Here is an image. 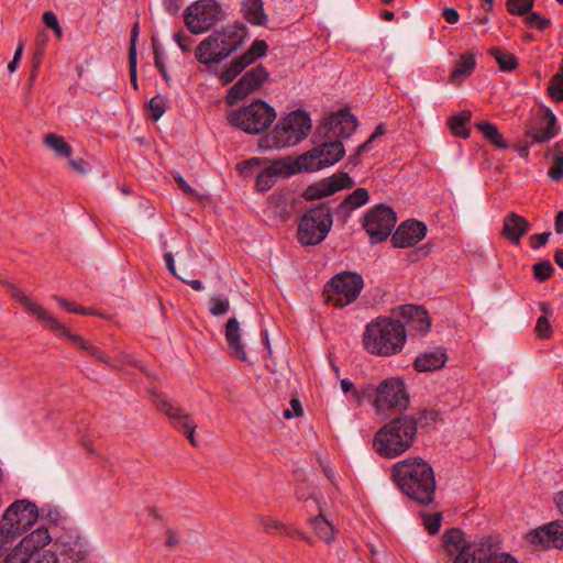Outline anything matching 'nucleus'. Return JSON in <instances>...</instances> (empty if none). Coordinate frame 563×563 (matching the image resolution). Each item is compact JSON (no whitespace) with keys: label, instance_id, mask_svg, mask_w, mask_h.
<instances>
[{"label":"nucleus","instance_id":"obj_1","mask_svg":"<svg viewBox=\"0 0 563 563\" xmlns=\"http://www.w3.org/2000/svg\"><path fill=\"white\" fill-rule=\"evenodd\" d=\"M444 549L453 563H519V560L508 552L499 536H483L472 542H466L460 530L453 529L444 534Z\"/></svg>","mask_w":563,"mask_h":563},{"label":"nucleus","instance_id":"obj_2","mask_svg":"<svg viewBox=\"0 0 563 563\" xmlns=\"http://www.w3.org/2000/svg\"><path fill=\"white\" fill-rule=\"evenodd\" d=\"M391 476L399 489L411 500L427 506L435 496V477L432 466L420 457L406 459L393 466Z\"/></svg>","mask_w":563,"mask_h":563},{"label":"nucleus","instance_id":"obj_3","mask_svg":"<svg viewBox=\"0 0 563 563\" xmlns=\"http://www.w3.org/2000/svg\"><path fill=\"white\" fill-rule=\"evenodd\" d=\"M362 342L369 354L387 357L402 351L406 335L402 325L398 324L393 314L380 316L365 327Z\"/></svg>","mask_w":563,"mask_h":563},{"label":"nucleus","instance_id":"obj_4","mask_svg":"<svg viewBox=\"0 0 563 563\" xmlns=\"http://www.w3.org/2000/svg\"><path fill=\"white\" fill-rule=\"evenodd\" d=\"M418 422L411 416H399L374 437L373 446L383 457L394 459L407 451L416 439Z\"/></svg>","mask_w":563,"mask_h":563},{"label":"nucleus","instance_id":"obj_5","mask_svg":"<svg viewBox=\"0 0 563 563\" xmlns=\"http://www.w3.org/2000/svg\"><path fill=\"white\" fill-rule=\"evenodd\" d=\"M246 32V27L242 24L213 31L197 46L196 59L203 65L218 64L227 59L243 45Z\"/></svg>","mask_w":563,"mask_h":563},{"label":"nucleus","instance_id":"obj_6","mask_svg":"<svg viewBox=\"0 0 563 563\" xmlns=\"http://www.w3.org/2000/svg\"><path fill=\"white\" fill-rule=\"evenodd\" d=\"M10 294L12 298L19 301L30 313L34 314L38 320L46 322L49 329L56 332L59 336L67 338L76 346L85 350L88 354L96 357L98 361L108 363V357L102 350L86 342L81 336L70 333L63 323L51 316L43 307L25 296L21 289L11 286Z\"/></svg>","mask_w":563,"mask_h":563},{"label":"nucleus","instance_id":"obj_7","mask_svg":"<svg viewBox=\"0 0 563 563\" xmlns=\"http://www.w3.org/2000/svg\"><path fill=\"white\" fill-rule=\"evenodd\" d=\"M333 224L329 202L309 208L298 222L297 240L302 246H314L328 236Z\"/></svg>","mask_w":563,"mask_h":563},{"label":"nucleus","instance_id":"obj_8","mask_svg":"<svg viewBox=\"0 0 563 563\" xmlns=\"http://www.w3.org/2000/svg\"><path fill=\"white\" fill-rule=\"evenodd\" d=\"M311 130V120L305 110H295L280 120L265 137L266 147L282 148L302 141Z\"/></svg>","mask_w":563,"mask_h":563},{"label":"nucleus","instance_id":"obj_9","mask_svg":"<svg viewBox=\"0 0 563 563\" xmlns=\"http://www.w3.org/2000/svg\"><path fill=\"white\" fill-rule=\"evenodd\" d=\"M367 401H371L378 413L391 409H405L409 404V395L405 383L400 378L389 377L382 380L377 386L367 384Z\"/></svg>","mask_w":563,"mask_h":563},{"label":"nucleus","instance_id":"obj_10","mask_svg":"<svg viewBox=\"0 0 563 563\" xmlns=\"http://www.w3.org/2000/svg\"><path fill=\"white\" fill-rule=\"evenodd\" d=\"M275 118V109L257 99L246 107L232 111L228 120L231 125L249 134H260L271 126Z\"/></svg>","mask_w":563,"mask_h":563},{"label":"nucleus","instance_id":"obj_11","mask_svg":"<svg viewBox=\"0 0 563 563\" xmlns=\"http://www.w3.org/2000/svg\"><path fill=\"white\" fill-rule=\"evenodd\" d=\"M364 287L363 277L355 272H342L334 275L324 285L327 302L343 308L354 302Z\"/></svg>","mask_w":563,"mask_h":563},{"label":"nucleus","instance_id":"obj_12","mask_svg":"<svg viewBox=\"0 0 563 563\" xmlns=\"http://www.w3.org/2000/svg\"><path fill=\"white\" fill-rule=\"evenodd\" d=\"M38 518L40 510L34 503L27 499H19L5 509L0 525L8 529L16 542L18 538L29 530Z\"/></svg>","mask_w":563,"mask_h":563},{"label":"nucleus","instance_id":"obj_13","mask_svg":"<svg viewBox=\"0 0 563 563\" xmlns=\"http://www.w3.org/2000/svg\"><path fill=\"white\" fill-rule=\"evenodd\" d=\"M223 10L217 0H197L184 13L187 29L192 34L209 31L222 18Z\"/></svg>","mask_w":563,"mask_h":563},{"label":"nucleus","instance_id":"obj_14","mask_svg":"<svg viewBox=\"0 0 563 563\" xmlns=\"http://www.w3.org/2000/svg\"><path fill=\"white\" fill-rule=\"evenodd\" d=\"M396 221V213L390 207L376 205L365 213L363 228L372 243H380L390 235Z\"/></svg>","mask_w":563,"mask_h":563},{"label":"nucleus","instance_id":"obj_15","mask_svg":"<svg viewBox=\"0 0 563 563\" xmlns=\"http://www.w3.org/2000/svg\"><path fill=\"white\" fill-rule=\"evenodd\" d=\"M324 139L320 145L300 155V162L307 165V172L332 166L344 156L345 150L341 141L328 139L325 135Z\"/></svg>","mask_w":563,"mask_h":563},{"label":"nucleus","instance_id":"obj_16","mask_svg":"<svg viewBox=\"0 0 563 563\" xmlns=\"http://www.w3.org/2000/svg\"><path fill=\"white\" fill-rule=\"evenodd\" d=\"M391 314L398 324L402 325L404 334L418 335L426 334L431 327V319L427 310L413 305L399 306L394 309Z\"/></svg>","mask_w":563,"mask_h":563},{"label":"nucleus","instance_id":"obj_17","mask_svg":"<svg viewBox=\"0 0 563 563\" xmlns=\"http://www.w3.org/2000/svg\"><path fill=\"white\" fill-rule=\"evenodd\" d=\"M527 541L538 551L551 548L563 550V520H554L530 531Z\"/></svg>","mask_w":563,"mask_h":563},{"label":"nucleus","instance_id":"obj_18","mask_svg":"<svg viewBox=\"0 0 563 563\" xmlns=\"http://www.w3.org/2000/svg\"><path fill=\"white\" fill-rule=\"evenodd\" d=\"M268 77L269 74L263 65H257L246 71L239 81L230 88L227 102L233 104L244 99L246 96L261 88Z\"/></svg>","mask_w":563,"mask_h":563},{"label":"nucleus","instance_id":"obj_19","mask_svg":"<svg viewBox=\"0 0 563 563\" xmlns=\"http://www.w3.org/2000/svg\"><path fill=\"white\" fill-rule=\"evenodd\" d=\"M153 404L159 411L166 415L172 420L174 427L181 431L190 443L196 446V424L190 417L185 413L180 407L174 406L162 395L155 394L153 396Z\"/></svg>","mask_w":563,"mask_h":563},{"label":"nucleus","instance_id":"obj_20","mask_svg":"<svg viewBox=\"0 0 563 563\" xmlns=\"http://www.w3.org/2000/svg\"><path fill=\"white\" fill-rule=\"evenodd\" d=\"M355 186L354 179L349 173L340 172L307 187L305 198L317 200L333 195L342 189H350Z\"/></svg>","mask_w":563,"mask_h":563},{"label":"nucleus","instance_id":"obj_21","mask_svg":"<svg viewBox=\"0 0 563 563\" xmlns=\"http://www.w3.org/2000/svg\"><path fill=\"white\" fill-rule=\"evenodd\" d=\"M555 122L556 118L550 109L539 110L538 119L528 128L526 137L530 139L531 143L548 142L558 134Z\"/></svg>","mask_w":563,"mask_h":563},{"label":"nucleus","instance_id":"obj_22","mask_svg":"<svg viewBox=\"0 0 563 563\" xmlns=\"http://www.w3.org/2000/svg\"><path fill=\"white\" fill-rule=\"evenodd\" d=\"M427 234V227L418 220L404 221L391 236L395 247L405 249L419 243Z\"/></svg>","mask_w":563,"mask_h":563},{"label":"nucleus","instance_id":"obj_23","mask_svg":"<svg viewBox=\"0 0 563 563\" xmlns=\"http://www.w3.org/2000/svg\"><path fill=\"white\" fill-rule=\"evenodd\" d=\"M55 547L64 561L79 563L87 558L86 542L71 533H63L59 536L55 542Z\"/></svg>","mask_w":563,"mask_h":563},{"label":"nucleus","instance_id":"obj_24","mask_svg":"<svg viewBox=\"0 0 563 563\" xmlns=\"http://www.w3.org/2000/svg\"><path fill=\"white\" fill-rule=\"evenodd\" d=\"M356 118L349 112H342L336 117H332L329 123L323 125V129L328 139L341 141L342 139L350 137L356 130Z\"/></svg>","mask_w":563,"mask_h":563},{"label":"nucleus","instance_id":"obj_25","mask_svg":"<svg viewBox=\"0 0 563 563\" xmlns=\"http://www.w3.org/2000/svg\"><path fill=\"white\" fill-rule=\"evenodd\" d=\"M531 229L530 222L516 212H509L504 218L501 235L515 245L520 244L521 238Z\"/></svg>","mask_w":563,"mask_h":563},{"label":"nucleus","instance_id":"obj_26","mask_svg":"<svg viewBox=\"0 0 563 563\" xmlns=\"http://www.w3.org/2000/svg\"><path fill=\"white\" fill-rule=\"evenodd\" d=\"M224 336L230 355L241 362H246L247 354L242 342V330L240 322L235 317L228 320L224 329Z\"/></svg>","mask_w":563,"mask_h":563},{"label":"nucleus","instance_id":"obj_27","mask_svg":"<svg viewBox=\"0 0 563 563\" xmlns=\"http://www.w3.org/2000/svg\"><path fill=\"white\" fill-rule=\"evenodd\" d=\"M52 541L51 533L46 527H40L24 537L14 552L19 553H35V552H51L44 548Z\"/></svg>","mask_w":563,"mask_h":563},{"label":"nucleus","instance_id":"obj_28","mask_svg":"<svg viewBox=\"0 0 563 563\" xmlns=\"http://www.w3.org/2000/svg\"><path fill=\"white\" fill-rule=\"evenodd\" d=\"M369 194L366 188L360 187L349 194L342 202L335 208L334 213L342 219L343 223H345L351 213L365 206L369 201Z\"/></svg>","mask_w":563,"mask_h":563},{"label":"nucleus","instance_id":"obj_29","mask_svg":"<svg viewBox=\"0 0 563 563\" xmlns=\"http://www.w3.org/2000/svg\"><path fill=\"white\" fill-rule=\"evenodd\" d=\"M446 362V354L444 350L438 347L432 351L420 353L415 362L413 366L417 372H432L440 369Z\"/></svg>","mask_w":563,"mask_h":563},{"label":"nucleus","instance_id":"obj_30","mask_svg":"<svg viewBox=\"0 0 563 563\" xmlns=\"http://www.w3.org/2000/svg\"><path fill=\"white\" fill-rule=\"evenodd\" d=\"M56 552H35L19 553L12 552L8 554L0 563H58Z\"/></svg>","mask_w":563,"mask_h":563},{"label":"nucleus","instance_id":"obj_31","mask_svg":"<svg viewBox=\"0 0 563 563\" xmlns=\"http://www.w3.org/2000/svg\"><path fill=\"white\" fill-rule=\"evenodd\" d=\"M267 167L277 178H285L300 172H307V165L300 162V156H298L296 159H275Z\"/></svg>","mask_w":563,"mask_h":563},{"label":"nucleus","instance_id":"obj_32","mask_svg":"<svg viewBox=\"0 0 563 563\" xmlns=\"http://www.w3.org/2000/svg\"><path fill=\"white\" fill-rule=\"evenodd\" d=\"M476 67L475 55L472 53L462 54L456 62L454 69L450 75V80L453 84H460L466 77L471 76Z\"/></svg>","mask_w":563,"mask_h":563},{"label":"nucleus","instance_id":"obj_33","mask_svg":"<svg viewBox=\"0 0 563 563\" xmlns=\"http://www.w3.org/2000/svg\"><path fill=\"white\" fill-rule=\"evenodd\" d=\"M244 16L251 24L265 25L267 15L264 11V3L262 0H245L242 3Z\"/></svg>","mask_w":563,"mask_h":563},{"label":"nucleus","instance_id":"obj_34","mask_svg":"<svg viewBox=\"0 0 563 563\" xmlns=\"http://www.w3.org/2000/svg\"><path fill=\"white\" fill-rule=\"evenodd\" d=\"M44 145L52 150L57 157L69 158L73 154L71 146L65 141V139L55 133H47L43 137Z\"/></svg>","mask_w":563,"mask_h":563},{"label":"nucleus","instance_id":"obj_35","mask_svg":"<svg viewBox=\"0 0 563 563\" xmlns=\"http://www.w3.org/2000/svg\"><path fill=\"white\" fill-rule=\"evenodd\" d=\"M472 112L463 110L457 114L452 115L449 121V128L454 136L467 139L470 136V129L466 124L471 121Z\"/></svg>","mask_w":563,"mask_h":563},{"label":"nucleus","instance_id":"obj_36","mask_svg":"<svg viewBox=\"0 0 563 563\" xmlns=\"http://www.w3.org/2000/svg\"><path fill=\"white\" fill-rule=\"evenodd\" d=\"M488 54L494 57V59L496 60V63L498 64L499 66V69L501 71H512L515 70L519 63H518V58L512 54V53H509L508 51H506L505 48H501V47H492L489 51H488Z\"/></svg>","mask_w":563,"mask_h":563},{"label":"nucleus","instance_id":"obj_37","mask_svg":"<svg viewBox=\"0 0 563 563\" xmlns=\"http://www.w3.org/2000/svg\"><path fill=\"white\" fill-rule=\"evenodd\" d=\"M477 130L488 140L494 146L500 150L508 148V143L503 134L498 131L497 126L490 122L482 121L476 124Z\"/></svg>","mask_w":563,"mask_h":563},{"label":"nucleus","instance_id":"obj_38","mask_svg":"<svg viewBox=\"0 0 563 563\" xmlns=\"http://www.w3.org/2000/svg\"><path fill=\"white\" fill-rule=\"evenodd\" d=\"M247 63L242 59V56L232 59L228 65L224 66L219 78L222 85L232 82L246 67Z\"/></svg>","mask_w":563,"mask_h":563},{"label":"nucleus","instance_id":"obj_39","mask_svg":"<svg viewBox=\"0 0 563 563\" xmlns=\"http://www.w3.org/2000/svg\"><path fill=\"white\" fill-rule=\"evenodd\" d=\"M309 522L319 539L323 540L324 542H330L333 540V526L322 515L310 518Z\"/></svg>","mask_w":563,"mask_h":563},{"label":"nucleus","instance_id":"obj_40","mask_svg":"<svg viewBox=\"0 0 563 563\" xmlns=\"http://www.w3.org/2000/svg\"><path fill=\"white\" fill-rule=\"evenodd\" d=\"M268 51V44L264 40H255L252 45L249 47V49L242 54V59L247 63L250 66L254 62H256L258 58L266 55Z\"/></svg>","mask_w":563,"mask_h":563},{"label":"nucleus","instance_id":"obj_41","mask_svg":"<svg viewBox=\"0 0 563 563\" xmlns=\"http://www.w3.org/2000/svg\"><path fill=\"white\" fill-rule=\"evenodd\" d=\"M150 115L154 121H157L166 110L169 108V101L162 95H156L148 101Z\"/></svg>","mask_w":563,"mask_h":563},{"label":"nucleus","instance_id":"obj_42","mask_svg":"<svg viewBox=\"0 0 563 563\" xmlns=\"http://www.w3.org/2000/svg\"><path fill=\"white\" fill-rule=\"evenodd\" d=\"M208 309L213 317L225 314L230 310V301L224 296H213L209 299Z\"/></svg>","mask_w":563,"mask_h":563},{"label":"nucleus","instance_id":"obj_43","mask_svg":"<svg viewBox=\"0 0 563 563\" xmlns=\"http://www.w3.org/2000/svg\"><path fill=\"white\" fill-rule=\"evenodd\" d=\"M340 385H341L342 391L344 394H351L352 398L357 404H361L362 401L367 400L368 395H365V391H367V385L357 389V388H355L354 384L347 378L342 379Z\"/></svg>","mask_w":563,"mask_h":563},{"label":"nucleus","instance_id":"obj_44","mask_svg":"<svg viewBox=\"0 0 563 563\" xmlns=\"http://www.w3.org/2000/svg\"><path fill=\"white\" fill-rule=\"evenodd\" d=\"M277 177L268 169L263 168L256 177L255 186L258 191L265 192L269 190L277 181Z\"/></svg>","mask_w":563,"mask_h":563},{"label":"nucleus","instance_id":"obj_45","mask_svg":"<svg viewBox=\"0 0 563 563\" xmlns=\"http://www.w3.org/2000/svg\"><path fill=\"white\" fill-rule=\"evenodd\" d=\"M534 4V0H507L506 7L510 14L526 15L530 12Z\"/></svg>","mask_w":563,"mask_h":563},{"label":"nucleus","instance_id":"obj_46","mask_svg":"<svg viewBox=\"0 0 563 563\" xmlns=\"http://www.w3.org/2000/svg\"><path fill=\"white\" fill-rule=\"evenodd\" d=\"M549 95L558 102H563V74L556 73L550 80Z\"/></svg>","mask_w":563,"mask_h":563},{"label":"nucleus","instance_id":"obj_47","mask_svg":"<svg viewBox=\"0 0 563 563\" xmlns=\"http://www.w3.org/2000/svg\"><path fill=\"white\" fill-rule=\"evenodd\" d=\"M533 275L539 282L548 280L553 272L554 267L550 261H541L532 266Z\"/></svg>","mask_w":563,"mask_h":563},{"label":"nucleus","instance_id":"obj_48","mask_svg":"<svg viewBox=\"0 0 563 563\" xmlns=\"http://www.w3.org/2000/svg\"><path fill=\"white\" fill-rule=\"evenodd\" d=\"M45 45H46V35L44 33H40L36 36V49H35L34 56H33V74L31 76V80H33L35 77L36 68L38 67V65L42 60Z\"/></svg>","mask_w":563,"mask_h":563},{"label":"nucleus","instance_id":"obj_49","mask_svg":"<svg viewBox=\"0 0 563 563\" xmlns=\"http://www.w3.org/2000/svg\"><path fill=\"white\" fill-rule=\"evenodd\" d=\"M423 526L429 534H437L441 527L442 516L440 512H434L432 515L423 514Z\"/></svg>","mask_w":563,"mask_h":563},{"label":"nucleus","instance_id":"obj_50","mask_svg":"<svg viewBox=\"0 0 563 563\" xmlns=\"http://www.w3.org/2000/svg\"><path fill=\"white\" fill-rule=\"evenodd\" d=\"M526 23L530 27H534L538 31H543V30H545L547 27L550 26L551 20L540 15L537 12H531L530 14L527 15Z\"/></svg>","mask_w":563,"mask_h":563},{"label":"nucleus","instance_id":"obj_51","mask_svg":"<svg viewBox=\"0 0 563 563\" xmlns=\"http://www.w3.org/2000/svg\"><path fill=\"white\" fill-rule=\"evenodd\" d=\"M258 522L262 525L264 531L267 533L279 531L282 534H284L286 526L277 519L261 516L258 518Z\"/></svg>","mask_w":563,"mask_h":563},{"label":"nucleus","instance_id":"obj_52","mask_svg":"<svg viewBox=\"0 0 563 563\" xmlns=\"http://www.w3.org/2000/svg\"><path fill=\"white\" fill-rule=\"evenodd\" d=\"M56 300L60 308L74 312V313H80V314H92L93 311L90 308L81 307L73 301H68L67 299L56 297Z\"/></svg>","mask_w":563,"mask_h":563},{"label":"nucleus","instance_id":"obj_53","mask_svg":"<svg viewBox=\"0 0 563 563\" xmlns=\"http://www.w3.org/2000/svg\"><path fill=\"white\" fill-rule=\"evenodd\" d=\"M40 510V517L45 519L47 522L58 525L62 521V515L57 508L49 505L43 506Z\"/></svg>","mask_w":563,"mask_h":563},{"label":"nucleus","instance_id":"obj_54","mask_svg":"<svg viewBox=\"0 0 563 563\" xmlns=\"http://www.w3.org/2000/svg\"><path fill=\"white\" fill-rule=\"evenodd\" d=\"M15 541L8 529L2 528L0 525V558L3 556L8 550L14 545Z\"/></svg>","mask_w":563,"mask_h":563},{"label":"nucleus","instance_id":"obj_55","mask_svg":"<svg viewBox=\"0 0 563 563\" xmlns=\"http://www.w3.org/2000/svg\"><path fill=\"white\" fill-rule=\"evenodd\" d=\"M548 175L552 180H560L563 178V153L554 157Z\"/></svg>","mask_w":563,"mask_h":563},{"label":"nucleus","instance_id":"obj_56","mask_svg":"<svg viewBox=\"0 0 563 563\" xmlns=\"http://www.w3.org/2000/svg\"><path fill=\"white\" fill-rule=\"evenodd\" d=\"M438 419H439L438 411L424 409L420 412L419 419L417 420V422L420 423V426L422 428H429V427L434 426L437 423Z\"/></svg>","mask_w":563,"mask_h":563},{"label":"nucleus","instance_id":"obj_57","mask_svg":"<svg viewBox=\"0 0 563 563\" xmlns=\"http://www.w3.org/2000/svg\"><path fill=\"white\" fill-rule=\"evenodd\" d=\"M536 332L541 339H549L552 334V327L545 316H541L537 320Z\"/></svg>","mask_w":563,"mask_h":563},{"label":"nucleus","instance_id":"obj_58","mask_svg":"<svg viewBox=\"0 0 563 563\" xmlns=\"http://www.w3.org/2000/svg\"><path fill=\"white\" fill-rule=\"evenodd\" d=\"M260 158L257 157H252L250 159H246V161H243L239 164V169L241 172V174H243L244 176H249L253 173V170L255 168H257L260 166Z\"/></svg>","mask_w":563,"mask_h":563},{"label":"nucleus","instance_id":"obj_59","mask_svg":"<svg viewBox=\"0 0 563 563\" xmlns=\"http://www.w3.org/2000/svg\"><path fill=\"white\" fill-rule=\"evenodd\" d=\"M551 232L536 233L530 236V246L533 250H537L543 245H545L549 241Z\"/></svg>","mask_w":563,"mask_h":563},{"label":"nucleus","instance_id":"obj_60","mask_svg":"<svg viewBox=\"0 0 563 563\" xmlns=\"http://www.w3.org/2000/svg\"><path fill=\"white\" fill-rule=\"evenodd\" d=\"M290 406H291L292 411H290L289 409H286L283 412V416L285 419H290L295 416L299 417L302 415V407H301L299 399H297V398L291 399Z\"/></svg>","mask_w":563,"mask_h":563},{"label":"nucleus","instance_id":"obj_61","mask_svg":"<svg viewBox=\"0 0 563 563\" xmlns=\"http://www.w3.org/2000/svg\"><path fill=\"white\" fill-rule=\"evenodd\" d=\"M174 40L181 48L183 52H188L190 49V44L192 42L191 37L186 35L184 32H177L174 34Z\"/></svg>","mask_w":563,"mask_h":563},{"label":"nucleus","instance_id":"obj_62","mask_svg":"<svg viewBox=\"0 0 563 563\" xmlns=\"http://www.w3.org/2000/svg\"><path fill=\"white\" fill-rule=\"evenodd\" d=\"M68 165L70 166V168L80 174V175H85L87 174L88 172V163L86 161H84L82 158H78V159H71L69 157V161H68Z\"/></svg>","mask_w":563,"mask_h":563},{"label":"nucleus","instance_id":"obj_63","mask_svg":"<svg viewBox=\"0 0 563 563\" xmlns=\"http://www.w3.org/2000/svg\"><path fill=\"white\" fill-rule=\"evenodd\" d=\"M139 36V22L134 23L130 33L129 56H137L136 41Z\"/></svg>","mask_w":563,"mask_h":563},{"label":"nucleus","instance_id":"obj_64","mask_svg":"<svg viewBox=\"0 0 563 563\" xmlns=\"http://www.w3.org/2000/svg\"><path fill=\"white\" fill-rule=\"evenodd\" d=\"M534 143H531V140L530 139H523L521 141H519L516 146H515V150L518 152V154L521 156V157H528L529 155V150H530V146L533 145Z\"/></svg>","mask_w":563,"mask_h":563}]
</instances>
